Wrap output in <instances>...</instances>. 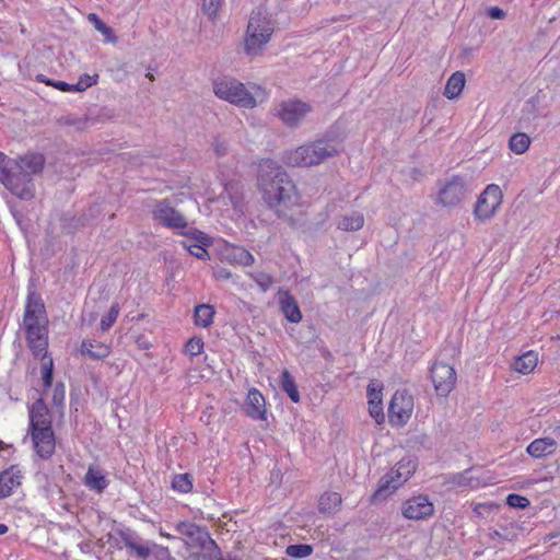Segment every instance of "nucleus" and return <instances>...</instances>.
Masks as SVG:
<instances>
[{
	"label": "nucleus",
	"instance_id": "1",
	"mask_svg": "<svg viewBox=\"0 0 560 560\" xmlns=\"http://www.w3.org/2000/svg\"><path fill=\"white\" fill-rule=\"evenodd\" d=\"M258 187L267 207L275 211L278 218L293 223L288 213L299 203L300 196L296 186L284 168L272 160H264L259 164Z\"/></svg>",
	"mask_w": 560,
	"mask_h": 560
},
{
	"label": "nucleus",
	"instance_id": "2",
	"mask_svg": "<svg viewBox=\"0 0 560 560\" xmlns=\"http://www.w3.org/2000/svg\"><path fill=\"white\" fill-rule=\"evenodd\" d=\"M25 338L33 354L46 355L48 348V317L42 296L30 291L23 316Z\"/></svg>",
	"mask_w": 560,
	"mask_h": 560
},
{
	"label": "nucleus",
	"instance_id": "3",
	"mask_svg": "<svg viewBox=\"0 0 560 560\" xmlns=\"http://www.w3.org/2000/svg\"><path fill=\"white\" fill-rule=\"evenodd\" d=\"M338 153L339 150L334 141L318 139L287 151L283 161L289 166L310 167L319 165Z\"/></svg>",
	"mask_w": 560,
	"mask_h": 560
},
{
	"label": "nucleus",
	"instance_id": "4",
	"mask_svg": "<svg viewBox=\"0 0 560 560\" xmlns=\"http://www.w3.org/2000/svg\"><path fill=\"white\" fill-rule=\"evenodd\" d=\"M273 24L268 14L261 9L253 10L245 37V51L249 56H257L262 47L270 40Z\"/></svg>",
	"mask_w": 560,
	"mask_h": 560
},
{
	"label": "nucleus",
	"instance_id": "5",
	"mask_svg": "<svg viewBox=\"0 0 560 560\" xmlns=\"http://www.w3.org/2000/svg\"><path fill=\"white\" fill-rule=\"evenodd\" d=\"M213 92L219 98L243 108H254L256 100L246 86L234 78H220L213 82Z\"/></svg>",
	"mask_w": 560,
	"mask_h": 560
},
{
	"label": "nucleus",
	"instance_id": "6",
	"mask_svg": "<svg viewBox=\"0 0 560 560\" xmlns=\"http://www.w3.org/2000/svg\"><path fill=\"white\" fill-rule=\"evenodd\" d=\"M0 183L14 196L23 200H31L35 196L34 179L24 174L13 164L10 165Z\"/></svg>",
	"mask_w": 560,
	"mask_h": 560
},
{
	"label": "nucleus",
	"instance_id": "7",
	"mask_svg": "<svg viewBox=\"0 0 560 560\" xmlns=\"http://www.w3.org/2000/svg\"><path fill=\"white\" fill-rule=\"evenodd\" d=\"M312 112V106L298 98L282 101L275 107V115L289 128H296Z\"/></svg>",
	"mask_w": 560,
	"mask_h": 560
},
{
	"label": "nucleus",
	"instance_id": "8",
	"mask_svg": "<svg viewBox=\"0 0 560 560\" xmlns=\"http://www.w3.org/2000/svg\"><path fill=\"white\" fill-rule=\"evenodd\" d=\"M175 529L182 535L184 545L188 550L205 549L214 541L206 526L197 525L190 521L178 522Z\"/></svg>",
	"mask_w": 560,
	"mask_h": 560
},
{
	"label": "nucleus",
	"instance_id": "9",
	"mask_svg": "<svg viewBox=\"0 0 560 560\" xmlns=\"http://www.w3.org/2000/svg\"><path fill=\"white\" fill-rule=\"evenodd\" d=\"M153 219L163 226L180 231H188L190 228L185 217L172 207L168 199H163L156 202L152 211Z\"/></svg>",
	"mask_w": 560,
	"mask_h": 560
},
{
	"label": "nucleus",
	"instance_id": "10",
	"mask_svg": "<svg viewBox=\"0 0 560 560\" xmlns=\"http://www.w3.org/2000/svg\"><path fill=\"white\" fill-rule=\"evenodd\" d=\"M413 411V398L406 390H396L388 406V418L392 424L404 425Z\"/></svg>",
	"mask_w": 560,
	"mask_h": 560
},
{
	"label": "nucleus",
	"instance_id": "11",
	"mask_svg": "<svg viewBox=\"0 0 560 560\" xmlns=\"http://www.w3.org/2000/svg\"><path fill=\"white\" fill-rule=\"evenodd\" d=\"M502 191L498 185L490 184L480 194L475 205L474 214L485 221L493 217L502 203Z\"/></svg>",
	"mask_w": 560,
	"mask_h": 560
},
{
	"label": "nucleus",
	"instance_id": "12",
	"mask_svg": "<svg viewBox=\"0 0 560 560\" xmlns=\"http://www.w3.org/2000/svg\"><path fill=\"white\" fill-rule=\"evenodd\" d=\"M430 376L439 396L446 397L455 386L456 372L454 368L442 361H435L430 369Z\"/></svg>",
	"mask_w": 560,
	"mask_h": 560
},
{
	"label": "nucleus",
	"instance_id": "13",
	"mask_svg": "<svg viewBox=\"0 0 560 560\" xmlns=\"http://www.w3.org/2000/svg\"><path fill=\"white\" fill-rule=\"evenodd\" d=\"M433 513L434 505L425 494L411 497L401 504V514L407 520H425Z\"/></svg>",
	"mask_w": 560,
	"mask_h": 560
},
{
	"label": "nucleus",
	"instance_id": "14",
	"mask_svg": "<svg viewBox=\"0 0 560 560\" xmlns=\"http://www.w3.org/2000/svg\"><path fill=\"white\" fill-rule=\"evenodd\" d=\"M116 534L121 539L125 548L135 553L138 559L145 560L151 556L152 540L143 539L130 527L117 528Z\"/></svg>",
	"mask_w": 560,
	"mask_h": 560
},
{
	"label": "nucleus",
	"instance_id": "15",
	"mask_svg": "<svg viewBox=\"0 0 560 560\" xmlns=\"http://www.w3.org/2000/svg\"><path fill=\"white\" fill-rule=\"evenodd\" d=\"M465 194V179L460 176H452L450 180L441 185L438 194V202L445 207H453L462 201Z\"/></svg>",
	"mask_w": 560,
	"mask_h": 560
},
{
	"label": "nucleus",
	"instance_id": "16",
	"mask_svg": "<svg viewBox=\"0 0 560 560\" xmlns=\"http://www.w3.org/2000/svg\"><path fill=\"white\" fill-rule=\"evenodd\" d=\"M37 456L44 460L52 457L56 450V439L52 428L34 429L28 431Z\"/></svg>",
	"mask_w": 560,
	"mask_h": 560
},
{
	"label": "nucleus",
	"instance_id": "17",
	"mask_svg": "<svg viewBox=\"0 0 560 560\" xmlns=\"http://www.w3.org/2000/svg\"><path fill=\"white\" fill-rule=\"evenodd\" d=\"M46 159L42 153H26L12 159V164L24 174L34 179L35 175L43 172Z\"/></svg>",
	"mask_w": 560,
	"mask_h": 560
},
{
	"label": "nucleus",
	"instance_id": "18",
	"mask_svg": "<svg viewBox=\"0 0 560 560\" xmlns=\"http://www.w3.org/2000/svg\"><path fill=\"white\" fill-rule=\"evenodd\" d=\"M30 425L28 431L36 429L52 428L49 409L43 398L36 399L28 408Z\"/></svg>",
	"mask_w": 560,
	"mask_h": 560
},
{
	"label": "nucleus",
	"instance_id": "19",
	"mask_svg": "<svg viewBox=\"0 0 560 560\" xmlns=\"http://www.w3.org/2000/svg\"><path fill=\"white\" fill-rule=\"evenodd\" d=\"M180 234L184 236H190L199 244H187V242H182L183 246L188 249V252L196 258L206 260L209 258V253L207 250V246L211 244L210 237L203 232L190 228L188 231H180Z\"/></svg>",
	"mask_w": 560,
	"mask_h": 560
},
{
	"label": "nucleus",
	"instance_id": "20",
	"mask_svg": "<svg viewBox=\"0 0 560 560\" xmlns=\"http://www.w3.org/2000/svg\"><path fill=\"white\" fill-rule=\"evenodd\" d=\"M23 471L19 465H11L0 472V499L10 497L22 485Z\"/></svg>",
	"mask_w": 560,
	"mask_h": 560
},
{
	"label": "nucleus",
	"instance_id": "21",
	"mask_svg": "<svg viewBox=\"0 0 560 560\" xmlns=\"http://www.w3.org/2000/svg\"><path fill=\"white\" fill-rule=\"evenodd\" d=\"M243 410L253 420H266V400L258 389H249Z\"/></svg>",
	"mask_w": 560,
	"mask_h": 560
},
{
	"label": "nucleus",
	"instance_id": "22",
	"mask_svg": "<svg viewBox=\"0 0 560 560\" xmlns=\"http://www.w3.org/2000/svg\"><path fill=\"white\" fill-rule=\"evenodd\" d=\"M279 304L285 319L298 324L302 319V313L296 299L289 291H279Z\"/></svg>",
	"mask_w": 560,
	"mask_h": 560
},
{
	"label": "nucleus",
	"instance_id": "23",
	"mask_svg": "<svg viewBox=\"0 0 560 560\" xmlns=\"http://www.w3.org/2000/svg\"><path fill=\"white\" fill-rule=\"evenodd\" d=\"M399 486L400 482L388 471L383 476L374 493L371 495V503L376 504L386 500Z\"/></svg>",
	"mask_w": 560,
	"mask_h": 560
},
{
	"label": "nucleus",
	"instance_id": "24",
	"mask_svg": "<svg viewBox=\"0 0 560 560\" xmlns=\"http://www.w3.org/2000/svg\"><path fill=\"white\" fill-rule=\"evenodd\" d=\"M557 450V442L552 438L535 439L527 446V453L534 458H541L552 455Z\"/></svg>",
	"mask_w": 560,
	"mask_h": 560
},
{
	"label": "nucleus",
	"instance_id": "25",
	"mask_svg": "<svg viewBox=\"0 0 560 560\" xmlns=\"http://www.w3.org/2000/svg\"><path fill=\"white\" fill-rule=\"evenodd\" d=\"M79 351L82 355H88L90 359L103 360L110 354L112 349L105 343L84 339Z\"/></svg>",
	"mask_w": 560,
	"mask_h": 560
},
{
	"label": "nucleus",
	"instance_id": "26",
	"mask_svg": "<svg viewBox=\"0 0 560 560\" xmlns=\"http://www.w3.org/2000/svg\"><path fill=\"white\" fill-rule=\"evenodd\" d=\"M418 466L417 459L410 456L402 457L389 472L400 482H406L416 471Z\"/></svg>",
	"mask_w": 560,
	"mask_h": 560
},
{
	"label": "nucleus",
	"instance_id": "27",
	"mask_svg": "<svg viewBox=\"0 0 560 560\" xmlns=\"http://www.w3.org/2000/svg\"><path fill=\"white\" fill-rule=\"evenodd\" d=\"M369 412L376 423L384 422L385 416L382 407V392L371 385L368 386Z\"/></svg>",
	"mask_w": 560,
	"mask_h": 560
},
{
	"label": "nucleus",
	"instance_id": "28",
	"mask_svg": "<svg viewBox=\"0 0 560 560\" xmlns=\"http://www.w3.org/2000/svg\"><path fill=\"white\" fill-rule=\"evenodd\" d=\"M90 121L91 119L86 115L67 114L57 118L56 124L59 127L70 128L74 131H83L89 127Z\"/></svg>",
	"mask_w": 560,
	"mask_h": 560
},
{
	"label": "nucleus",
	"instance_id": "29",
	"mask_svg": "<svg viewBox=\"0 0 560 560\" xmlns=\"http://www.w3.org/2000/svg\"><path fill=\"white\" fill-rule=\"evenodd\" d=\"M465 83V74L462 71L454 72L446 82L444 96H446L448 100L457 98L460 95Z\"/></svg>",
	"mask_w": 560,
	"mask_h": 560
},
{
	"label": "nucleus",
	"instance_id": "30",
	"mask_svg": "<svg viewBox=\"0 0 560 560\" xmlns=\"http://www.w3.org/2000/svg\"><path fill=\"white\" fill-rule=\"evenodd\" d=\"M84 483L88 488L98 493L103 492L108 486V481L102 470L94 467H89L84 477Z\"/></svg>",
	"mask_w": 560,
	"mask_h": 560
},
{
	"label": "nucleus",
	"instance_id": "31",
	"mask_svg": "<svg viewBox=\"0 0 560 560\" xmlns=\"http://www.w3.org/2000/svg\"><path fill=\"white\" fill-rule=\"evenodd\" d=\"M61 229L66 233H74L89 224L88 213H82L80 215H71L69 213H65L61 219Z\"/></svg>",
	"mask_w": 560,
	"mask_h": 560
},
{
	"label": "nucleus",
	"instance_id": "32",
	"mask_svg": "<svg viewBox=\"0 0 560 560\" xmlns=\"http://www.w3.org/2000/svg\"><path fill=\"white\" fill-rule=\"evenodd\" d=\"M341 504V495L337 492L328 491L322 494L318 502V511L322 514H334Z\"/></svg>",
	"mask_w": 560,
	"mask_h": 560
},
{
	"label": "nucleus",
	"instance_id": "33",
	"mask_svg": "<svg viewBox=\"0 0 560 560\" xmlns=\"http://www.w3.org/2000/svg\"><path fill=\"white\" fill-rule=\"evenodd\" d=\"M215 310L210 304H199L195 307L194 323L198 327L207 328L213 323Z\"/></svg>",
	"mask_w": 560,
	"mask_h": 560
},
{
	"label": "nucleus",
	"instance_id": "34",
	"mask_svg": "<svg viewBox=\"0 0 560 560\" xmlns=\"http://www.w3.org/2000/svg\"><path fill=\"white\" fill-rule=\"evenodd\" d=\"M538 362L537 354L534 351H528L517 357L513 363V368L516 372L522 374H528L536 368Z\"/></svg>",
	"mask_w": 560,
	"mask_h": 560
},
{
	"label": "nucleus",
	"instance_id": "35",
	"mask_svg": "<svg viewBox=\"0 0 560 560\" xmlns=\"http://www.w3.org/2000/svg\"><path fill=\"white\" fill-rule=\"evenodd\" d=\"M36 358L42 360V378L44 392L48 390L51 387L54 381V361L52 358L46 351V355L43 357L40 354H34Z\"/></svg>",
	"mask_w": 560,
	"mask_h": 560
},
{
	"label": "nucleus",
	"instance_id": "36",
	"mask_svg": "<svg viewBox=\"0 0 560 560\" xmlns=\"http://www.w3.org/2000/svg\"><path fill=\"white\" fill-rule=\"evenodd\" d=\"M364 224V217L360 212H352L349 215H343L338 222V229L349 232L359 231Z\"/></svg>",
	"mask_w": 560,
	"mask_h": 560
},
{
	"label": "nucleus",
	"instance_id": "37",
	"mask_svg": "<svg viewBox=\"0 0 560 560\" xmlns=\"http://www.w3.org/2000/svg\"><path fill=\"white\" fill-rule=\"evenodd\" d=\"M281 388L293 402L300 401V393L298 390L295 381L288 370H283L281 373Z\"/></svg>",
	"mask_w": 560,
	"mask_h": 560
},
{
	"label": "nucleus",
	"instance_id": "38",
	"mask_svg": "<svg viewBox=\"0 0 560 560\" xmlns=\"http://www.w3.org/2000/svg\"><path fill=\"white\" fill-rule=\"evenodd\" d=\"M88 19L94 25L95 30L104 35L106 42L112 44H116L118 42V37L115 35L112 27L101 20L97 14L90 13Z\"/></svg>",
	"mask_w": 560,
	"mask_h": 560
},
{
	"label": "nucleus",
	"instance_id": "39",
	"mask_svg": "<svg viewBox=\"0 0 560 560\" xmlns=\"http://www.w3.org/2000/svg\"><path fill=\"white\" fill-rule=\"evenodd\" d=\"M192 486L194 477L189 472L176 474L172 479V489L180 493H189Z\"/></svg>",
	"mask_w": 560,
	"mask_h": 560
},
{
	"label": "nucleus",
	"instance_id": "40",
	"mask_svg": "<svg viewBox=\"0 0 560 560\" xmlns=\"http://www.w3.org/2000/svg\"><path fill=\"white\" fill-rule=\"evenodd\" d=\"M518 525L509 523L508 525L500 526V529H494L490 533L491 538H498L503 541H514L518 536Z\"/></svg>",
	"mask_w": 560,
	"mask_h": 560
},
{
	"label": "nucleus",
	"instance_id": "41",
	"mask_svg": "<svg viewBox=\"0 0 560 560\" xmlns=\"http://www.w3.org/2000/svg\"><path fill=\"white\" fill-rule=\"evenodd\" d=\"M190 557L194 560H223L221 549L215 541L205 549L191 552Z\"/></svg>",
	"mask_w": 560,
	"mask_h": 560
},
{
	"label": "nucleus",
	"instance_id": "42",
	"mask_svg": "<svg viewBox=\"0 0 560 560\" xmlns=\"http://www.w3.org/2000/svg\"><path fill=\"white\" fill-rule=\"evenodd\" d=\"M530 144V138L524 132L514 133L509 141V147L511 151L516 154H523L527 151Z\"/></svg>",
	"mask_w": 560,
	"mask_h": 560
},
{
	"label": "nucleus",
	"instance_id": "43",
	"mask_svg": "<svg viewBox=\"0 0 560 560\" xmlns=\"http://www.w3.org/2000/svg\"><path fill=\"white\" fill-rule=\"evenodd\" d=\"M224 0H202L201 10L207 18L214 22L223 7Z\"/></svg>",
	"mask_w": 560,
	"mask_h": 560
},
{
	"label": "nucleus",
	"instance_id": "44",
	"mask_svg": "<svg viewBox=\"0 0 560 560\" xmlns=\"http://www.w3.org/2000/svg\"><path fill=\"white\" fill-rule=\"evenodd\" d=\"M285 553L291 558L303 559L313 553V546L307 544L289 545Z\"/></svg>",
	"mask_w": 560,
	"mask_h": 560
},
{
	"label": "nucleus",
	"instance_id": "45",
	"mask_svg": "<svg viewBox=\"0 0 560 560\" xmlns=\"http://www.w3.org/2000/svg\"><path fill=\"white\" fill-rule=\"evenodd\" d=\"M231 256L232 259L238 265L250 266L254 264V256L249 250L245 249L244 247H233Z\"/></svg>",
	"mask_w": 560,
	"mask_h": 560
},
{
	"label": "nucleus",
	"instance_id": "46",
	"mask_svg": "<svg viewBox=\"0 0 560 560\" xmlns=\"http://www.w3.org/2000/svg\"><path fill=\"white\" fill-rule=\"evenodd\" d=\"M118 314H119V305L117 303H115L110 306L107 314L102 316L101 323H100L101 329L103 331L108 330L113 326V324L116 322Z\"/></svg>",
	"mask_w": 560,
	"mask_h": 560
},
{
	"label": "nucleus",
	"instance_id": "47",
	"mask_svg": "<svg viewBox=\"0 0 560 560\" xmlns=\"http://www.w3.org/2000/svg\"><path fill=\"white\" fill-rule=\"evenodd\" d=\"M250 277L256 282V284L261 289L262 292L269 290L275 282L272 276L262 271L253 273Z\"/></svg>",
	"mask_w": 560,
	"mask_h": 560
},
{
	"label": "nucleus",
	"instance_id": "48",
	"mask_svg": "<svg viewBox=\"0 0 560 560\" xmlns=\"http://www.w3.org/2000/svg\"><path fill=\"white\" fill-rule=\"evenodd\" d=\"M98 74L89 75L88 73H84L80 75L78 82L73 84V90H75V92H83L92 85L96 84Z\"/></svg>",
	"mask_w": 560,
	"mask_h": 560
},
{
	"label": "nucleus",
	"instance_id": "49",
	"mask_svg": "<svg viewBox=\"0 0 560 560\" xmlns=\"http://www.w3.org/2000/svg\"><path fill=\"white\" fill-rule=\"evenodd\" d=\"M505 502L510 508L521 509V510L526 509L530 504V501L528 500V498L517 494V493L508 494Z\"/></svg>",
	"mask_w": 560,
	"mask_h": 560
},
{
	"label": "nucleus",
	"instance_id": "50",
	"mask_svg": "<svg viewBox=\"0 0 560 560\" xmlns=\"http://www.w3.org/2000/svg\"><path fill=\"white\" fill-rule=\"evenodd\" d=\"M150 551H151V556H153L156 560H176L172 556L168 547L159 545L154 541H152Z\"/></svg>",
	"mask_w": 560,
	"mask_h": 560
},
{
	"label": "nucleus",
	"instance_id": "51",
	"mask_svg": "<svg viewBox=\"0 0 560 560\" xmlns=\"http://www.w3.org/2000/svg\"><path fill=\"white\" fill-rule=\"evenodd\" d=\"M66 397V387L62 382H57L52 390V405L57 408H63Z\"/></svg>",
	"mask_w": 560,
	"mask_h": 560
},
{
	"label": "nucleus",
	"instance_id": "52",
	"mask_svg": "<svg viewBox=\"0 0 560 560\" xmlns=\"http://www.w3.org/2000/svg\"><path fill=\"white\" fill-rule=\"evenodd\" d=\"M203 346L205 343L201 338L192 337L187 341L185 349L191 357H196L202 352Z\"/></svg>",
	"mask_w": 560,
	"mask_h": 560
},
{
	"label": "nucleus",
	"instance_id": "53",
	"mask_svg": "<svg viewBox=\"0 0 560 560\" xmlns=\"http://www.w3.org/2000/svg\"><path fill=\"white\" fill-rule=\"evenodd\" d=\"M47 85H51L61 92H73V84H69L65 81L47 80Z\"/></svg>",
	"mask_w": 560,
	"mask_h": 560
},
{
	"label": "nucleus",
	"instance_id": "54",
	"mask_svg": "<svg viewBox=\"0 0 560 560\" xmlns=\"http://www.w3.org/2000/svg\"><path fill=\"white\" fill-rule=\"evenodd\" d=\"M106 541L107 544L110 545V547L117 549V550H121L125 546L124 544L121 542V539L118 537V535L115 533H108L106 535Z\"/></svg>",
	"mask_w": 560,
	"mask_h": 560
},
{
	"label": "nucleus",
	"instance_id": "55",
	"mask_svg": "<svg viewBox=\"0 0 560 560\" xmlns=\"http://www.w3.org/2000/svg\"><path fill=\"white\" fill-rule=\"evenodd\" d=\"M214 152L218 156H223L228 153V144L220 138H215L213 142Z\"/></svg>",
	"mask_w": 560,
	"mask_h": 560
},
{
	"label": "nucleus",
	"instance_id": "56",
	"mask_svg": "<svg viewBox=\"0 0 560 560\" xmlns=\"http://www.w3.org/2000/svg\"><path fill=\"white\" fill-rule=\"evenodd\" d=\"M488 16L493 20H501L505 16V12L499 7H491L488 9Z\"/></svg>",
	"mask_w": 560,
	"mask_h": 560
},
{
	"label": "nucleus",
	"instance_id": "57",
	"mask_svg": "<svg viewBox=\"0 0 560 560\" xmlns=\"http://www.w3.org/2000/svg\"><path fill=\"white\" fill-rule=\"evenodd\" d=\"M83 213H88L89 223H90L92 220H94L101 213V208L98 205H92Z\"/></svg>",
	"mask_w": 560,
	"mask_h": 560
},
{
	"label": "nucleus",
	"instance_id": "58",
	"mask_svg": "<svg viewBox=\"0 0 560 560\" xmlns=\"http://www.w3.org/2000/svg\"><path fill=\"white\" fill-rule=\"evenodd\" d=\"M214 276L217 279H220V280H229L232 278V273L225 268H221V269L217 270Z\"/></svg>",
	"mask_w": 560,
	"mask_h": 560
},
{
	"label": "nucleus",
	"instance_id": "59",
	"mask_svg": "<svg viewBox=\"0 0 560 560\" xmlns=\"http://www.w3.org/2000/svg\"><path fill=\"white\" fill-rule=\"evenodd\" d=\"M535 106H536V101L534 97L529 98L527 102H526V105L524 107V110H527L528 113H532L535 110Z\"/></svg>",
	"mask_w": 560,
	"mask_h": 560
},
{
	"label": "nucleus",
	"instance_id": "60",
	"mask_svg": "<svg viewBox=\"0 0 560 560\" xmlns=\"http://www.w3.org/2000/svg\"><path fill=\"white\" fill-rule=\"evenodd\" d=\"M9 527L5 524H0V536L7 534Z\"/></svg>",
	"mask_w": 560,
	"mask_h": 560
},
{
	"label": "nucleus",
	"instance_id": "61",
	"mask_svg": "<svg viewBox=\"0 0 560 560\" xmlns=\"http://www.w3.org/2000/svg\"><path fill=\"white\" fill-rule=\"evenodd\" d=\"M36 80H37L38 82H44V83H46V84H47V80H48V79H46L44 74H38V75L36 77Z\"/></svg>",
	"mask_w": 560,
	"mask_h": 560
},
{
	"label": "nucleus",
	"instance_id": "62",
	"mask_svg": "<svg viewBox=\"0 0 560 560\" xmlns=\"http://www.w3.org/2000/svg\"><path fill=\"white\" fill-rule=\"evenodd\" d=\"M12 214H13L14 219L19 222L20 213L18 211L12 210Z\"/></svg>",
	"mask_w": 560,
	"mask_h": 560
},
{
	"label": "nucleus",
	"instance_id": "63",
	"mask_svg": "<svg viewBox=\"0 0 560 560\" xmlns=\"http://www.w3.org/2000/svg\"><path fill=\"white\" fill-rule=\"evenodd\" d=\"M4 443L0 440V451L3 450Z\"/></svg>",
	"mask_w": 560,
	"mask_h": 560
},
{
	"label": "nucleus",
	"instance_id": "64",
	"mask_svg": "<svg viewBox=\"0 0 560 560\" xmlns=\"http://www.w3.org/2000/svg\"><path fill=\"white\" fill-rule=\"evenodd\" d=\"M483 506L482 504H479L477 506H475V511L477 512L479 508Z\"/></svg>",
	"mask_w": 560,
	"mask_h": 560
}]
</instances>
